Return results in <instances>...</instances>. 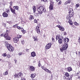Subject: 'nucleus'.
<instances>
[{"mask_svg": "<svg viewBox=\"0 0 80 80\" xmlns=\"http://www.w3.org/2000/svg\"><path fill=\"white\" fill-rule=\"evenodd\" d=\"M4 45H5L8 50L10 51V52H13L14 50V48L11 45L8 43L6 41L4 43Z\"/></svg>", "mask_w": 80, "mask_h": 80, "instance_id": "1", "label": "nucleus"}, {"mask_svg": "<svg viewBox=\"0 0 80 80\" xmlns=\"http://www.w3.org/2000/svg\"><path fill=\"white\" fill-rule=\"evenodd\" d=\"M37 10L38 12L40 13H43V12L45 13V12H46V9L44 6H41L38 8Z\"/></svg>", "mask_w": 80, "mask_h": 80, "instance_id": "2", "label": "nucleus"}, {"mask_svg": "<svg viewBox=\"0 0 80 80\" xmlns=\"http://www.w3.org/2000/svg\"><path fill=\"white\" fill-rule=\"evenodd\" d=\"M8 30H6V32H4L3 34H1V36L2 37H4L5 38H6V40H11V38L8 36Z\"/></svg>", "mask_w": 80, "mask_h": 80, "instance_id": "3", "label": "nucleus"}, {"mask_svg": "<svg viewBox=\"0 0 80 80\" xmlns=\"http://www.w3.org/2000/svg\"><path fill=\"white\" fill-rule=\"evenodd\" d=\"M69 14L70 16L71 17H73V15L74 14L73 13V11L72 8H70L69 9Z\"/></svg>", "mask_w": 80, "mask_h": 80, "instance_id": "4", "label": "nucleus"}, {"mask_svg": "<svg viewBox=\"0 0 80 80\" xmlns=\"http://www.w3.org/2000/svg\"><path fill=\"white\" fill-rule=\"evenodd\" d=\"M42 68L43 70H44L48 73H51V71L49 70L48 69H47V68H45V67H42Z\"/></svg>", "mask_w": 80, "mask_h": 80, "instance_id": "5", "label": "nucleus"}, {"mask_svg": "<svg viewBox=\"0 0 80 80\" xmlns=\"http://www.w3.org/2000/svg\"><path fill=\"white\" fill-rule=\"evenodd\" d=\"M51 46H52V43H49L45 47V48L46 49H48L51 48Z\"/></svg>", "mask_w": 80, "mask_h": 80, "instance_id": "6", "label": "nucleus"}, {"mask_svg": "<svg viewBox=\"0 0 80 80\" xmlns=\"http://www.w3.org/2000/svg\"><path fill=\"white\" fill-rule=\"evenodd\" d=\"M37 27H36V31L38 34H40V29H39V28H40V26L38 25Z\"/></svg>", "mask_w": 80, "mask_h": 80, "instance_id": "7", "label": "nucleus"}, {"mask_svg": "<svg viewBox=\"0 0 80 80\" xmlns=\"http://www.w3.org/2000/svg\"><path fill=\"white\" fill-rule=\"evenodd\" d=\"M63 36H60L59 35H56V38L57 40H58V39H60V38H62V39H63Z\"/></svg>", "mask_w": 80, "mask_h": 80, "instance_id": "8", "label": "nucleus"}, {"mask_svg": "<svg viewBox=\"0 0 80 80\" xmlns=\"http://www.w3.org/2000/svg\"><path fill=\"white\" fill-rule=\"evenodd\" d=\"M68 44H67V43H65L63 46V48H64V49L67 50V48H68Z\"/></svg>", "mask_w": 80, "mask_h": 80, "instance_id": "9", "label": "nucleus"}, {"mask_svg": "<svg viewBox=\"0 0 80 80\" xmlns=\"http://www.w3.org/2000/svg\"><path fill=\"white\" fill-rule=\"evenodd\" d=\"M11 11L12 13H14V14H15V15H16V12H15V9H13L12 8H10Z\"/></svg>", "mask_w": 80, "mask_h": 80, "instance_id": "10", "label": "nucleus"}, {"mask_svg": "<svg viewBox=\"0 0 80 80\" xmlns=\"http://www.w3.org/2000/svg\"><path fill=\"white\" fill-rule=\"evenodd\" d=\"M2 16L3 17H8V14L5 12L2 13Z\"/></svg>", "mask_w": 80, "mask_h": 80, "instance_id": "11", "label": "nucleus"}, {"mask_svg": "<svg viewBox=\"0 0 80 80\" xmlns=\"http://www.w3.org/2000/svg\"><path fill=\"white\" fill-rule=\"evenodd\" d=\"M31 55L32 57H34L36 56V53L34 52H33L31 53Z\"/></svg>", "mask_w": 80, "mask_h": 80, "instance_id": "12", "label": "nucleus"}, {"mask_svg": "<svg viewBox=\"0 0 80 80\" xmlns=\"http://www.w3.org/2000/svg\"><path fill=\"white\" fill-rule=\"evenodd\" d=\"M18 78H22V76H23V74L21 72H20L18 74Z\"/></svg>", "mask_w": 80, "mask_h": 80, "instance_id": "13", "label": "nucleus"}, {"mask_svg": "<svg viewBox=\"0 0 80 80\" xmlns=\"http://www.w3.org/2000/svg\"><path fill=\"white\" fill-rule=\"evenodd\" d=\"M30 69L31 71H34L35 70V68L32 66H31L30 67Z\"/></svg>", "mask_w": 80, "mask_h": 80, "instance_id": "14", "label": "nucleus"}, {"mask_svg": "<svg viewBox=\"0 0 80 80\" xmlns=\"http://www.w3.org/2000/svg\"><path fill=\"white\" fill-rule=\"evenodd\" d=\"M62 38H60L58 40V42L59 44H62Z\"/></svg>", "mask_w": 80, "mask_h": 80, "instance_id": "15", "label": "nucleus"}, {"mask_svg": "<svg viewBox=\"0 0 80 80\" xmlns=\"http://www.w3.org/2000/svg\"><path fill=\"white\" fill-rule=\"evenodd\" d=\"M73 16H70V14H69V15H68L67 17V18L68 19V20H71V17H72Z\"/></svg>", "mask_w": 80, "mask_h": 80, "instance_id": "16", "label": "nucleus"}, {"mask_svg": "<svg viewBox=\"0 0 80 80\" xmlns=\"http://www.w3.org/2000/svg\"><path fill=\"white\" fill-rule=\"evenodd\" d=\"M35 75L36 74L35 73L32 74L31 75V77L32 78H34L35 77Z\"/></svg>", "mask_w": 80, "mask_h": 80, "instance_id": "17", "label": "nucleus"}, {"mask_svg": "<svg viewBox=\"0 0 80 80\" xmlns=\"http://www.w3.org/2000/svg\"><path fill=\"white\" fill-rule=\"evenodd\" d=\"M71 2V0H69L68 1H66L65 3V5H67V4H69Z\"/></svg>", "mask_w": 80, "mask_h": 80, "instance_id": "18", "label": "nucleus"}, {"mask_svg": "<svg viewBox=\"0 0 80 80\" xmlns=\"http://www.w3.org/2000/svg\"><path fill=\"white\" fill-rule=\"evenodd\" d=\"M17 39H18V38H13V42L14 43H17L18 42Z\"/></svg>", "mask_w": 80, "mask_h": 80, "instance_id": "19", "label": "nucleus"}, {"mask_svg": "<svg viewBox=\"0 0 80 80\" xmlns=\"http://www.w3.org/2000/svg\"><path fill=\"white\" fill-rule=\"evenodd\" d=\"M49 9L51 10H52L53 9V5H50L49 6Z\"/></svg>", "mask_w": 80, "mask_h": 80, "instance_id": "20", "label": "nucleus"}, {"mask_svg": "<svg viewBox=\"0 0 80 80\" xmlns=\"http://www.w3.org/2000/svg\"><path fill=\"white\" fill-rule=\"evenodd\" d=\"M65 49H64L63 48H60V51L61 52H63L64 50H65Z\"/></svg>", "mask_w": 80, "mask_h": 80, "instance_id": "21", "label": "nucleus"}, {"mask_svg": "<svg viewBox=\"0 0 80 80\" xmlns=\"http://www.w3.org/2000/svg\"><path fill=\"white\" fill-rule=\"evenodd\" d=\"M68 72H70L72 70V68L71 67H69L68 68Z\"/></svg>", "mask_w": 80, "mask_h": 80, "instance_id": "22", "label": "nucleus"}, {"mask_svg": "<svg viewBox=\"0 0 80 80\" xmlns=\"http://www.w3.org/2000/svg\"><path fill=\"white\" fill-rule=\"evenodd\" d=\"M13 8L14 9H16V10H18V6H14Z\"/></svg>", "mask_w": 80, "mask_h": 80, "instance_id": "23", "label": "nucleus"}, {"mask_svg": "<svg viewBox=\"0 0 80 80\" xmlns=\"http://www.w3.org/2000/svg\"><path fill=\"white\" fill-rule=\"evenodd\" d=\"M64 41L65 42H66V43L68 42H69V39L68 38H66L64 39Z\"/></svg>", "mask_w": 80, "mask_h": 80, "instance_id": "24", "label": "nucleus"}, {"mask_svg": "<svg viewBox=\"0 0 80 80\" xmlns=\"http://www.w3.org/2000/svg\"><path fill=\"white\" fill-rule=\"evenodd\" d=\"M59 30H61V31H64L65 29H64V28H63V27H61L59 28Z\"/></svg>", "mask_w": 80, "mask_h": 80, "instance_id": "25", "label": "nucleus"}, {"mask_svg": "<svg viewBox=\"0 0 80 80\" xmlns=\"http://www.w3.org/2000/svg\"><path fill=\"white\" fill-rule=\"evenodd\" d=\"M32 9L33 11V12L35 13V11H36V8H35V6H33L32 7Z\"/></svg>", "mask_w": 80, "mask_h": 80, "instance_id": "26", "label": "nucleus"}, {"mask_svg": "<svg viewBox=\"0 0 80 80\" xmlns=\"http://www.w3.org/2000/svg\"><path fill=\"white\" fill-rule=\"evenodd\" d=\"M7 57L9 59L10 57H11V55H10V54H7Z\"/></svg>", "mask_w": 80, "mask_h": 80, "instance_id": "27", "label": "nucleus"}, {"mask_svg": "<svg viewBox=\"0 0 80 80\" xmlns=\"http://www.w3.org/2000/svg\"><path fill=\"white\" fill-rule=\"evenodd\" d=\"M68 23H69L70 24V25H73V23H72V22L70 20H69L68 21Z\"/></svg>", "mask_w": 80, "mask_h": 80, "instance_id": "28", "label": "nucleus"}, {"mask_svg": "<svg viewBox=\"0 0 80 80\" xmlns=\"http://www.w3.org/2000/svg\"><path fill=\"white\" fill-rule=\"evenodd\" d=\"M29 18H30V20H32V19H33L34 18L33 16L32 15H30Z\"/></svg>", "mask_w": 80, "mask_h": 80, "instance_id": "29", "label": "nucleus"}, {"mask_svg": "<svg viewBox=\"0 0 80 80\" xmlns=\"http://www.w3.org/2000/svg\"><path fill=\"white\" fill-rule=\"evenodd\" d=\"M2 56L4 57H5L7 56V54L6 53H4L2 54Z\"/></svg>", "mask_w": 80, "mask_h": 80, "instance_id": "30", "label": "nucleus"}, {"mask_svg": "<svg viewBox=\"0 0 80 80\" xmlns=\"http://www.w3.org/2000/svg\"><path fill=\"white\" fill-rule=\"evenodd\" d=\"M3 75H8V72L7 71H6L5 72H4L3 73Z\"/></svg>", "mask_w": 80, "mask_h": 80, "instance_id": "31", "label": "nucleus"}, {"mask_svg": "<svg viewBox=\"0 0 80 80\" xmlns=\"http://www.w3.org/2000/svg\"><path fill=\"white\" fill-rule=\"evenodd\" d=\"M14 78H18V75L17 74H15L14 75Z\"/></svg>", "mask_w": 80, "mask_h": 80, "instance_id": "32", "label": "nucleus"}, {"mask_svg": "<svg viewBox=\"0 0 80 80\" xmlns=\"http://www.w3.org/2000/svg\"><path fill=\"white\" fill-rule=\"evenodd\" d=\"M65 75L66 77H69V74H68V72H66L65 74Z\"/></svg>", "mask_w": 80, "mask_h": 80, "instance_id": "33", "label": "nucleus"}, {"mask_svg": "<svg viewBox=\"0 0 80 80\" xmlns=\"http://www.w3.org/2000/svg\"><path fill=\"white\" fill-rule=\"evenodd\" d=\"M33 39H34V41H37V37H33Z\"/></svg>", "mask_w": 80, "mask_h": 80, "instance_id": "34", "label": "nucleus"}, {"mask_svg": "<svg viewBox=\"0 0 80 80\" xmlns=\"http://www.w3.org/2000/svg\"><path fill=\"white\" fill-rule=\"evenodd\" d=\"M67 80H72V76L67 78Z\"/></svg>", "mask_w": 80, "mask_h": 80, "instance_id": "35", "label": "nucleus"}, {"mask_svg": "<svg viewBox=\"0 0 80 80\" xmlns=\"http://www.w3.org/2000/svg\"><path fill=\"white\" fill-rule=\"evenodd\" d=\"M10 6H9V8H11V7H12V2H11L9 3Z\"/></svg>", "mask_w": 80, "mask_h": 80, "instance_id": "36", "label": "nucleus"}, {"mask_svg": "<svg viewBox=\"0 0 80 80\" xmlns=\"http://www.w3.org/2000/svg\"><path fill=\"white\" fill-rule=\"evenodd\" d=\"M79 4H77L75 5L76 8H78V7H79Z\"/></svg>", "mask_w": 80, "mask_h": 80, "instance_id": "37", "label": "nucleus"}, {"mask_svg": "<svg viewBox=\"0 0 80 80\" xmlns=\"http://www.w3.org/2000/svg\"><path fill=\"white\" fill-rule=\"evenodd\" d=\"M21 43L22 44V45H23L24 43H25V41H24V40H23L21 41Z\"/></svg>", "mask_w": 80, "mask_h": 80, "instance_id": "38", "label": "nucleus"}, {"mask_svg": "<svg viewBox=\"0 0 80 80\" xmlns=\"http://www.w3.org/2000/svg\"><path fill=\"white\" fill-rule=\"evenodd\" d=\"M17 25H18V24H16L15 25H14L13 26V28H16L17 27Z\"/></svg>", "mask_w": 80, "mask_h": 80, "instance_id": "39", "label": "nucleus"}, {"mask_svg": "<svg viewBox=\"0 0 80 80\" xmlns=\"http://www.w3.org/2000/svg\"><path fill=\"white\" fill-rule=\"evenodd\" d=\"M18 55L19 56H20L22 55H23V54H22V52H20L18 53Z\"/></svg>", "mask_w": 80, "mask_h": 80, "instance_id": "40", "label": "nucleus"}, {"mask_svg": "<svg viewBox=\"0 0 80 80\" xmlns=\"http://www.w3.org/2000/svg\"><path fill=\"white\" fill-rule=\"evenodd\" d=\"M74 23L75 25H78V23L76 22H74Z\"/></svg>", "mask_w": 80, "mask_h": 80, "instance_id": "41", "label": "nucleus"}, {"mask_svg": "<svg viewBox=\"0 0 80 80\" xmlns=\"http://www.w3.org/2000/svg\"><path fill=\"white\" fill-rule=\"evenodd\" d=\"M3 26H4V27H5L6 26H7V25L6 24L3 23V24H2Z\"/></svg>", "mask_w": 80, "mask_h": 80, "instance_id": "42", "label": "nucleus"}, {"mask_svg": "<svg viewBox=\"0 0 80 80\" xmlns=\"http://www.w3.org/2000/svg\"><path fill=\"white\" fill-rule=\"evenodd\" d=\"M21 37H22V36L18 35L17 38H20Z\"/></svg>", "mask_w": 80, "mask_h": 80, "instance_id": "43", "label": "nucleus"}, {"mask_svg": "<svg viewBox=\"0 0 80 80\" xmlns=\"http://www.w3.org/2000/svg\"><path fill=\"white\" fill-rule=\"evenodd\" d=\"M17 28L18 29H19V30H20L21 29V28L20 27L17 26Z\"/></svg>", "mask_w": 80, "mask_h": 80, "instance_id": "44", "label": "nucleus"}, {"mask_svg": "<svg viewBox=\"0 0 80 80\" xmlns=\"http://www.w3.org/2000/svg\"><path fill=\"white\" fill-rule=\"evenodd\" d=\"M41 2H47V0H41Z\"/></svg>", "mask_w": 80, "mask_h": 80, "instance_id": "45", "label": "nucleus"}, {"mask_svg": "<svg viewBox=\"0 0 80 80\" xmlns=\"http://www.w3.org/2000/svg\"><path fill=\"white\" fill-rule=\"evenodd\" d=\"M34 23H37V19H34Z\"/></svg>", "mask_w": 80, "mask_h": 80, "instance_id": "46", "label": "nucleus"}, {"mask_svg": "<svg viewBox=\"0 0 80 80\" xmlns=\"http://www.w3.org/2000/svg\"><path fill=\"white\" fill-rule=\"evenodd\" d=\"M57 27H58V28H59L61 27V26H60V25H58L57 26Z\"/></svg>", "mask_w": 80, "mask_h": 80, "instance_id": "47", "label": "nucleus"}, {"mask_svg": "<svg viewBox=\"0 0 80 80\" xmlns=\"http://www.w3.org/2000/svg\"><path fill=\"white\" fill-rule=\"evenodd\" d=\"M22 32L23 33H25V31L24 30L22 31Z\"/></svg>", "mask_w": 80, "mask_h": 80, "instance_id": "48", "label": "nucleus"}, {"mask_svg": "<svg viewBox=\"0 0 80 80\" xmlns=\"http://www.w3.org/2000/svg\"><path fill=\"white\" fill-rule=\"evenodd\" d=\"M73 2H72L71 5L72 7H73Z\"/></svg>", "mask_w": 80, "mask_h": 80, "instance_id": "49", "label": "nucleus"}, {"mask_svg": "<svg viewBox=\"0 0 80 80\" xmlns=\"http://www.w3.org/2000/svg\"><path fill=\"white\" fill-rule=\"evenodd\" d=\"M6 12H7V13H9V10H6Z\"/></svg>", "mask_w": 80, "mask_h": 80, "instance_id": "50", "label": "nucleus"}, {"mask_svg": "<svg viewBox=\"0 0 80 80\" xmlns=\"http://www.w3.org/2000/svg\"><path fill=\"white\" fill-rule=\"evenodd\" d=\"M78 42H79L80 43V38H79Z\"/></svg>", "mask_w": 80, "mask_h": 80, "instance_id": "51", "label": "nucleus"}, {"mask_svg": "<svg viewBox=\"0 0 80 80\" xmlns=\"http://www.w3.org/2000/svg\"><path fill=\"white\" fill-rule=\"evenodd\" d=\"M21 29L22 32L24 30V29H23V28H21Z\"/></svg>", "mask_w": 80, "mask_h": 80, "instance_id": "52", "label": "nucleus"}, {"mask_svg": "<svg viewBox=\"0 0 80 80\" xmlns=\"http://www.w3.org/2000/svg\"><path fill=\"white\" fill-rule=\"evenodd\" d=\"M26 52H29V49H26Z\"/></svg>", "mask_w": 80, "mask_h": 80, "instance_id": "53", "label": "nucleus"}, {"mask_svg": "<svg viewBox=\"0 0 80 80\" xmlns=\"http://www.w3.org/2000/svg\"><path fill=\"white\" fill-rule=\"evenodd\" d=\"M40 66H41V64H40V63H39L38 64V66L40 67Z\"/></svg>", "mask_w": 80, "mask_h": 80, "instance_id": "54", "label": "nucleus"}, {"mask_svg": "<svg viewBox=\"0 0 80 80\" xmlns=\"http://www.w3.org/2000/svg\"><path fill=\"white\" fill-rule=\"evenodd\" d=\"M64 35H67V33H66V32H64Z\"/></svg>", "mask_w": 80, "mask_h": 80, "instance_id": "55", "label": "nucleus"}, {"mask_svg": "<svg viewBox=\"0 0 80 80\" xmlns=\"http://www.w3.org/2000/svg\"><path fill=\"white\" fill-rule=\"evenodd\" d=\"M61 3H62V2L59 1V4H61Z\"/></svg>", "mask_w": 80, "mask_h": 80, "instance_id": "56", "label": "nucleus"}, {"mask_svg": "<svg viewBox=\"0 0 80 80\" xmlns=\"http://www.w3.org/2000/svg\"><path fill=\"white\" fill-rule=\"evenodd\" d=\"M52 41H54V40H55V39L54 38H52Z\"/></svg>", "mask_w": 80, "mask_h": 80, "instance_id": "57", "label": "nucleus"}, {"mask_svg": "<svg viewBox=\"0 0 80 80\" xmlns=\"http://www.w3.org/2000/svg\"><path fill=\"white\" fill-rule=\"evenodd\" d=\"M63 78V79H65V78H66V77H65V76H64Z\"/></svg>", "mask_w": 80, "mask_h": 80, "instance_id": "58", "label": "nucleus"}, {"mask_svg": "<svg viewBox=\"0 0 80 80\" xmlns=\"http://www.w3.org/2000/svg\"><path fill=\"white\" fill-rule=\"evenodd\" d=\"M78 55H79V56H80V52H79L78 53Z\"/></svg>", "mask_w": 80, "mask_h": 80, "instance_id": "59", "label": "nucleus"}, {"mask_svg": "<svg viewBox=\"0 0 80 80\" xmlns=\"http://www.w3.org/2000/svg\"><path fill=\"white\" fill-rule=\"evenodd\" d=\"M33 63H35V61H33Z\"/></svg>", "mask_w": 80, "mask_h": 80, "instance_id": "60", "label": "nucleus"}, {"mask_svg": "<svg viewBox=\"0 0 80 80\" xmlns=\"http://www.w3.org/2000/svg\"><path fill=\"white\" fill-rule=\"evenodd\" d=\"M56 1H57V2H58V1H59V0H56Z\"/></svg>", "mask_w": 80, "mask_h": 80, "instance_id": "61", "label": "nucleus"}, {"mask_svg": "<svg viewBox=\"0 0 80 80\" xmlns=\"http://www.w3.org/2000/svg\"><path fill=\"white\" fill-rule=\"evenodd\" d=\"M2 59H0V61H1V60Z\"/></svg>", "mask_w": 80, "mask_h": 80, "instance_id": "62", "label": "nucleus"}, {"mask_svg": "<svg viewBox=\"0 0 80 80\" xmlns=\"http://www.w3.org/2000/svg\"><path fill=\"white\" fill-rule=\"evenodd\" d=\"M68 7H69V6H68Z\"/></svg>", "mask_w": 80, "mask_h": 80, "instance_id": "63", "label": "nucleus"}, {"mask_svg": "<svg viewBox=\"0 0 80 80\" xmlns=\"http://www.w3.org/2000/svg\"><path fill=\"white\" fill-rule=\"evenodd\" d=\"M79 73H80V71H79Z\"/></svg>", "mask_w": 80, "mask_h": 80, "instance_id": "64", "label": "nucleus"}]
</instances>
